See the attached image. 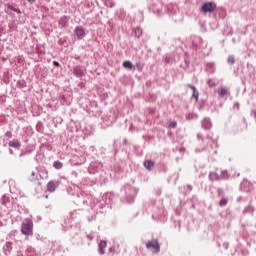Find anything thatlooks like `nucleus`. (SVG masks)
Instances as JSON below:
<instances>
[{
  "mask_svg": "<svg viewBox=\"0 0 256 256\" xmlns=\"http://www.w3.org/2000/svg\"><path fill=\"white\" fill-rule=\"evenodd\" d=\"M107 247V242L106 241H101L99 243V251L101 255H105V248Z\"/></svg>",
  "mask_w": 256,
  "mask_h": 256,
  "instance_id": "nucleus-8",
  "label": "nucleus"
},
{
  "mask_svg": "<svg viewBox=\"0 0 256 256\" xmlns=\"http://www.w3.org/2000/svg\"><path fill=\"white\" fill-rule=\"evenodd\" d=\"M144 167H146V169H148V171H151V169L153 167H155V162L154 161H151V160H146L144 162Z\"/></svg>",
  "mask_w": 256,
  "mask_h": 256,
  "instance_id": "nucleus-7",
  "label": "nucleus"
},
{
  "mask_svg": "<svg viewBox=\"0 0 256 256\" xmlns=\"http://www.w3.org/2000/svg\"><path fill=\"white\" fill-rule=\"evenodd\" d=\"M53 167H54L55 169H63V163L60 162V161H55V162L53 163Z\"/></svg>",
  "mask_w": 256,
  "mask_h": 256,
  "instance_id": "nucleus-14",
  "label": "nucleus"
},
{
  "mask_svg": "<svg viewBox=\"0 0 256 256\" xmlns=\"http://www.w3.org/2000/svg\"><path fill=\"white\" fill-rule=\"evenodd\" d=\"M8 145L9 147H14V149H19L21 147V143L18 140H12Z\"/></svg>",
  "mask_w": 256,
  "mask_h": 256,
  "instance_id": "nucleus-10",
  "label": "nucleus"
},
{
  "mask_svg": "<svg viewBox=\"0 0 256 256\" xmlns=\"http://www.w3.org/2000/svg\"><path fill=\"white\" fill-rule=\"evenodd\" d=\"M74 33L78 39H83V37H85V28L78 26L75 28Z\"/></svg>",
  "mask_w": 256,
  "mask_h": 256,
  "instance_id": "nucleus-4",
  "label": "nucleus"
},
{
  "mask_svg": "<svg viewBox=\"0 0 256 256\" xmlns=\"http://www.w3.org/2000/svg\"><path fill=\"white\" fill-rule=\"evenodd\" d=\"M109 251H111L112 253H115V248H114V247H111V248L109 249Z\"/></svg>",
  "mask_w": 256,
  "mask_h": 256,
  "instance_id": "nucleus-23",
  "label": "nucleus"
},
{
  "mask_svg": "<svg viewBox=\"0 0 256 256\" xmlns=\"http://www.w3.org/2000/svg\"><path fill=\"white\" fill-rule=\"evenodd\" d=\"M73 73L76 77H83V75H85V72L83 69H81V66L74 67Z\"/></svg>",
  "mask_w": 256,
  "mask_h": 256,
  "instance_id": "nucleus-6",
  "label": "nucleus"
},
{
  "mask_svg": "<svg viewBox=\"0 0 256 256\" xmlns=\"http://www.w3.org/2000/svg\"><path fill=\"white\" fill-rule=\"evenodd\" d=\"M31 176H32V177H35V172H32V173H31Z\"/></svg>",
  "mask_w": 256,
  "mask_h": 256,
  "instance_id": "nucleus-24",
  "label": "nucleus"
},
{
  "mask_svg": "<svg viewBox=\"0 0 256 256\" xmlns=\"http://www.w3.org/2000/svg\"><path fill=\"white\" fill-rule=\"evenodd\" d=\"M169 127L175 129V127H177V122H170Z\"/></svg>",
  "mask_w": 256,
  "mask_h": 256,
  "instance_id": "nucleus-20",
  "label": "nucleus"
},
{
  "mask_svg": "<svg viewBox=\"0 0 256 256\" xmlns=\"http://www.w3.org/2000/svg\"><path fill=\"white\" fill-rule=\"evenodd\" d=\"M57 185H59V182L50 181V182L47 184V190H48L50 193H53V192L55 191V189H57Z\"/></svg>",
  "mask_w": 256,
  "mask_h": 256,
  "instance_id": "nucleus-5",
  "label": "nucleus"
},
{
  "mask_svg": "<svg viewBox=\"0 0 256 256\" xmlns=\"http://www.w3.org/2000/svg\"><path fill=\"white\" fill-rule=\"evenodd\" d=\"M188 87H189L190 89H192V91H193V97H195V99H196V101H197V99H199V92H197V90L195 89V86H193V85H188Z\"/></svg>",
  "mask_w": 256,
  "mask_h": 256,
  "instance_id": "nucleus-12",
  "label": "nucleus"
},
{
  "mask_svg": "<svg viewBox=\"0 0 256 256\" xmlns=\"http://www.w3.org/2000/svg\"><path fill=\"white\" fill-rule=\"evenodd\" d=\"M228 63H230V65H234L235 64V58L233 56H230L228 58Z\"/></svg>",
  "mask_w": 256,
  "mask_h": 256,
  "instance_id": "nucleus-19",
  "label": "nucleus"
},
{
  "mask_svg": "<svg viewBox=\"0 0 256 256\" xmlns=\"http://www.w3.org/2000/svg\"><path fill=\"white\" fill-rule=\"evenodd\" d=\"M10 202L9 196L4 195L2 197V205H4L5 207H7V204Z\"/></svg>",
  "mask_w": 256,
  "mask_h": 256,
  "instance_id": "nucleus-15",
  "label": "nucleus"
},
{
  "mask_svg": "<svg viewBox=\"0 0 256 256\" xmlns=\"http://www.w3.org/2000/svg\"><path fill=\"white\" fill-rule=\"evenodd\" d=\"M21 233L26 237L33 235V220L26 218L21 225Z\"/></svg>",
  "mask_w": 256,
  "mask_h": 256,
  "instance_id": "nucleus-1",
  "label": "nucleus"
},
{
  "mask_svg": "<svg viewBox=\"0 0 256 256\" xmlns=\"http://www.w3.org/2000/svg\"><path fill=\"white\" fill-rule=\"evenodd\" d=\"M220 179H229V173L227 170H223L220 175Z\"/></svg>",
  "mask_w": 256,
  "mask_h": 256,
  "instance_id": "nucleus-16",
  "label": "nucleus"
},
{
  "mask_svg": "<svg viewBox=\"0 0 256 256\" xmlns=\"http://www.w3.org/2000/svg\"><path fill=\"white\" fill-rule=\"evenodd\" d=\"M218 94L220 97H225L226 95H229V90H227L225 87H221L218 89Z\"/></svg>",
  "mask_w": 256,
  "mask_h": 256,
  "instance_id": "nucleus-9",
  "label": "nucleus"
},
{
  "mask_svg": "<svg viewBox=\"0 0 256 256\" xmlns=\"http://www.w3.org/2000/svg\"><path fill=\"white\" fill-rule=\"evenodd\" d=\"M53 65H54L55 67H60V66H61V64H59V62H57V61H54V62H53Z\"/></svg>",
  "mask_w": 256,
  "mask_h": 256,
  "instance_id": "nucleus-21",
  "label": "nucleus"
},
{
  "mask_svg": "<svg viewBox=\"0 0 256 256\" xmlns=\"http://www.w3.org/2000/svg\"><path fill=\"white\" fill-rule=\"evenodd\" d=\"M28 3H30V5H33V3H35L37 0H27Z\"/></svg>",
  "mask_w": 256,
  "mask_h": 256,
  "instance_id": "nucleus-22",
  "label": "nucleus"
},
{
  "mask_svg": "<svg viewBox=\"0 0 256 256\" xmlns=\"http://www.w3.org/2000/svg\"><path fill=\"white\" fill-rule=\"evenodd\" d=\"M217 9V4L215 2H206L202 5V13H213Z\"/></svg>",
  "mask_w": 256,
  "mask_h": 256,
  "instance_id": "nucleus-3",
  "label": "nucleus"
},
{
  "mask_svg": "<svg viewBox=\"0 0 256 256\" xmlns=\"http://www.w3.org/2000/svg\"><path fill=\"white\" fill-rule=\"evenodd\" d=\"M146 249L151 250L153 253H159L161 244H159V240H150L146 243Z\"/></svg>",
  "mask_w": 256,
  "mask_h": 256,
  "instance_id": "nucleus-2",
  "label": "nucleus"
},
{
  "mask_svg": "<svg viewBox=\"0 0 256 256\" xmlns=\"http://www.w3.org/2000/svg\"><path fill=\"white\" fill-rule=\"evenodd\" d=\"M59 25H61V27H67V18L66 17L61 18L59 21Z\"/></svg>",
  "mask_w": 256,
  "mask_h": 256,
  "instance_id": "nucleus-17",
  "label": "nucleus"
},
{
  "mask_svg": "<svg viewBox=\"0 0 256 256\" xmlns=\"http://www.w3.org/2000/svg\"><path fill=\"white\" fill-rule=\"evenodd\" d=\"M210 179H211V181H219V180H221V176H219V174H217V172H211Z\"/></svg>",
  "mask_w": 256,
  "mask_h": 256,
  "instance_id": "nucleus-11",
  "label": "nucleus"
},
{
  "mask_svg": "<svg viewBox=\"0 0 256 256\" xmlns=\"http://www.w3.org/2000/svg\"><path fill=\"white\" fill-rule=\"evenodd\" d=\"M123 67H125V69H133V63H131V61H124L123 62Z\"/></svg>",
  "mask_w": 256,
  "mask_h": 256,
  "instance_id": "nucleus-13",
  "label": "nucleus"
},
{
  "mask_svg": "<svg viewBox=\"0 0 256 256\" xmlns=\"http://www.w3.org/2000/svg\"><path fill=\"white\" fill-rule=\"evenodd\" d=\"M227 203H228V201H227V199L226 198H222L221 200H220V207H225V205H227Z\"/></svg>",
  "mask_w": 256,
  "mask_h": 256,
  "instance_id": "nucleus-18",
  "label": "nucleus"
}]
</instances>
